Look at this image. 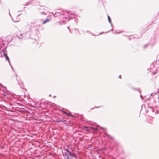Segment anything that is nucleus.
I'll use <instances>...</instances> for the list:
<instances>
[{"mask_svg":"<svg viewBox=\"0 0 159 159\" xmlns=\"http://www.w3.org/2000/svg\"><path fill=\"white\" fill-rule=\"evenodd\" d=\"M99 128V126H97L96 128H94L92 127H90V128L93 130H98Z\"/></svg>","mask_w":159,"mask_h":159,"instance_id":"nucleus-2","label":"nucleus"},{"mask_svg":"<svg viewBox=\"0 0 159 159\" xmlns=\"http://www.w3.org/2000/svg\"><path fill=\"white\" fill-rule=\"evenodd\" d=\"M50 20V19L49 18H47L43 22V24H45L47 22H49Z\"/></svg>","mask_w":159,"mask_h":159,"instance_id":"nucleus-4","label":"nucleus"},{"mask_svg":"<svg viewBox=\"0 0 159 159\" xmlns=\"http://www.w3.org/2000/svg\"><path fill=\"white\" fill-rule=\"evenodd\" d=\"M66 152L65 153V156H66V159H73L71 157H76V154H74L71 153L67 149H66Z\"/></svg>","mask_w":159,"mask_h":159,"instance_id":"nucleus-1","label":"nucleus"},{"mask_svg":"<svg viewBox=\"0 0 159 159\" xmlns=\"http://www.w3.org/2000/svg\"><path fill=\"white\" fill-rule=\"evenodd\" d=\"M155 74V73H154L153 74L154 75Z\"/></svg>","mask_w":159,"mask_h":159,"instance_id":"nucleus-7","label":"nucleus"},{"mask_svg":"<svg viewBox=\"0 0 159 159\" xmlns=\"http://www.w3.org/2000/svg\"><path fill=\"white\" fill-rule=\"evenodd\" d=\"M3 55L5 57V58H6L7 59V60L8 61V62H9V58L8 57V56L7 55V54L6 53H3Z\"/></svg>","mask_w":159,"mask_h":159,"instance_id":"nucleus-3","label":"nucleus"},{"mask_svg":"<svg viewBox=\"0 0 159 159\" xmlns=\"http://www.w3.org/2000/svg\"><path fill=\"white\" fill-rule=\"evenodd\" d=\"M119 78H120V79H121V76L120 75L119 76Z\"/></svg>","mask_w":159,"mask_h":159,"instance_id":"nucleus-6","label":"nucleus"},{"mask_svg":"<svg viewBox=\"0 0 159 159\" xmlns=\"http://www.w3.org/2000/svg\"><path fill=\"white\" fill-rule=\"evenodd\" d=\"M108 19L109 22L110 23L111 22V18L109 16H108Z\"/></svg>","mask_w":159,"mask_h":159,"instance_id":"nucleus-5","label":"nucleus"}]
</instances>
